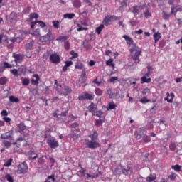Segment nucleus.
<instances>
[{"mask_svg":"<svg viewBox=\"0 0 182 182\" xmlns=\"http://www.w3.org/2000/svg\"><path fill=\"white\" fill-rule=\"evenodd\" d=\"M55 37H53V34H52V31H48L46 36H43L40 37V42H41L42 45H49L51 41H53Z\"/></svg>","mask_w":182,"mask_h":182,"instance_id":"1","label":"nucleus"},{"mask_svg":"<svg viewBox=\"0 0 182 182\" xmlns=\"http://www.w3.org/2000/svg\"><path fill=\"white\" fill-rule=\"evenodd\" d=\"M84 96L85 97L86 100H93L94 97L92 95H90L87 92H85Z\"/></svg>","mask_w":182,"mask_h":182,"instance_id":"30","label":"nucleus"},{"mask_svg":"<svg viewBox=\"0 0 182 182\" xmlns=\"http://www.w3.org/2000/svg\"><path fill=\"white\" fill-rule=\"evenodd\" d=\"M88 110L91 113H93L94 110H97V105L93 102H91V104L88 106Z\"/></svg>","mask_w":182,"mask_h":182,"instance_id":"15","label":"nucleus"},{"mask_svg":"<svg viewBox=\"0 0 182 182\" xmlns=\"http://www.w3.org/2000/svg\"><path fill=\"white\" fill-rule=\"evenodd\" d=\"M125 93H126V90L124 89L121 90V94H119V97H120V99H123L124 97Z\"/></svg>","mask_w":182,"mask_h":182,"instance_id":"55","label":"nucleus"},{"mask_svg":"<svg viewBox=\"0 0 182 182\" xmlns=\"http://www.w3.org/2000/svg\"><path fill=\"white\" fill-rule=\"evenodd\" d=\"M47 143L50 149H58V147H59V142H58L56 139L53 136H50L47 140Z\"/></svg>","mask_w":182,"mask_h":182,"instance_id":"3","label":"nucleus"},{"mask_svg":"<svg viewBox=\"0 0 182 182\" xmlns=\"http://www.w3.org/2000/svg\"><path fill=\"white\" fill-rule=\"evenodd\" d=\"M113 109H116V104L113 102H109V107L107 108V110H113Z\"/></svg>","mask_w":182,"mask_h":182,"instance_id":"41","label":"nucleus"},{"mask_svg":"<svg viewBox=\"0 0 182 182\" xmlns=\"http://www.w3.org/2000/svg\"><path fill=\"white\" fill-rule=\"evenodd\" d=\"M90 137L91 138L92 141H95V140L97 139V132L95 131L93 134L90 135Z\"/></svg>","mask_w":182,"mask_h":182,"instance_id":"28","label":"nucleus"},{"mask_svg":"<svg viewBox=\"0 0 182 182\" xmlns=\"http://www.w3.org/2000/svg\"><path fill=\"white\" fill-rule=\"evenodd\" d=\"M120 167L122 171V174H124V176H127L129 173H133V168H132V166H127L126 168H124V166L120 165Z\"/></svg>","mask_w":182,"mask_h":182,"instance_id":"8","label":"nucleus"},{"mask_svg":"<svg viewBox=\"0 0 182 182\" xmlns=\"http://www.w3.org/2000/svg\"><path fill=\"white\" fill-rule=\"evenodd\" d=\"M45 159H46V156H42V157H41V158L38 159V164H41V165L45 164Z\"/></svg>","mask_w":182,"mask_h":182,"instance_id":"36","label":"nucleus"},{"mask_svg":"<svg viewBox=\"0 0 182 182\" xmlns=\"http://www.w3.org/2000/svg\"><path fill=\"white\" fill-rule=\"evenodd\" d=\"M132 8H133L132 14H136V15H139V8H141V6H134Z\"/></svg>","mask_w":182,"mask_h":182,"instance_id":"26","label":"nucleus"},{"mask_svg":"<svg viewBox=\"0 0 182 182\" xmlns=\"http://www.w3.org/2000/svg\"><path fill=\"white\" fill-rule=\"evenodd\" d=\"M153 123H156L154 122V119L148 123V124L146 125V129H148V130H151V129H153Z\"/></svg>","mask_w":182,"mask_h":182,"instance_id":"39","label":"nucleus"},{"mask_svg":"<svg viewBox=\"0 0 182 182\" xmlns=\"http://www.w3.org/2000/svg\"><path fill=\"white\" fill-rule=\"evenodd\" d=\"M154 180H156V177L153 176V175H150L146 178V181L148 182L154 181Z\"/></svg>","mask_w":182,"mask_h":182,"instance_id":"51","label":"nucleus"},{"mask_svg":"<svg viewBox=\"0 0 182 182\" xmlns=\"http://www.w3.org/2000/svg\"><path fill=\"white\" fill-rule=\"evenodd\" d=\"M50 60L52 63L58 65V63H60V57H59L58 54H51L50 56Z\"/></svg>","mask_w":182,"mask_h":182,"instance_id":"7","label":"nucleus"},{"mask_svg":"<svg viewBox=\"0 0 182 182\" xmlns=\"http://www.w3.org/2000/svg\"><path fill=\"white\" fill-rule=\"evenodd\" d=\"M171 168L173 170H175V171H181V166H180V165L176 164L175 166H172Z\"/></svg>","mask_w":182,"mask_h":182,"instance_id":"38","label":"nucleus"},{"mask_svg":"<svg viewBox=\"0 0 182 182\" xmlns=\"http://www.w3.org/2000/svg\"><path fill=\"white\" fill-rule=\"evenodd\" d=\"M14 134V131L11 130L6 133L2 134L0 136V139H2V140H14V136H12Z\"/></svg>","mask_w":182,"mask_h":182,"instance_id":"5","label":"nucleus"},{"mask_svg":"<svg viewBox=\"0 0 182 182\" xmlns=\"http://www.w3.org/2000/svg\"><path fill=\"white\" fill-rule=\"evenodd\" d=\"M106 119L105 117H102L101 119H95V125L97 126V127H100L105 123Z\"/></svg>","mask_w":182,"mask_h":182,"instance_id":"10","label":"nucleus"},{"mask_svg":"<svg viewBox=\"0 0 182 182\" xmlns=\"http://www.w3.org/2000/svg\"><path fill=\"white\" fill-rule=\"evenodd\" d=\"M21 79H23V81H22L23 86H29V83H30L29 79L28 78L23 79V77H21Z\"/></svg>","mask_w":182,"mask_h":182,"instance_id":"31","label":"nucleus"},{"mask_svg":"<svg viewBox=\"0 0 182 182\" xmlns=\"http://www.w3.org/2000/svg\"><path fill=\"white\" fill-rule=\"evenodd\" d=\"M103 28H105V25L100 24L99 27L96 28V32L98 35H100L102 33V31H103Z\"/></svg>","mask_w":182,"mask_h":182,"instance_id":"27","label":"nucleus"},{"mask_svg":"<svg viewBox=\"0 0 182 182\" xmlns=\"http://www.w3.org/2000/svg\"><path fill=\"white\" fill-rule=\"evenodd\" d=\"M177 12H178V7L172 6L171 14V15H176V14H177Z\"/></svg>","mask_w":182,"mask_h":182,"instance_id":"37","label":"nucleus"},{"mask_svg":"<svg viewBox=\"0 0 182 182\" xmlns=\"http://www.w3.org/2000/svg\"><path fill=\"white\" fill-rule=\"evenodd\" d=\"M11 73H12V75H14V76H19V75H21L18 70L16 69L11 70Z\"/></svg>","mask_w":182,"mask_h":182,"instance_id":"45","label":"nucleus"},{"mask_svg":"<svg viewBox=\"0 0 182 182\" xmlns=\"http://www.w3.org/2000/svg\"><path fill=\"white\" fill-rule=\"evenodd\" d=\"M144 14L145 18H149V16H151V13L149 11V10H146V11Z\"/></svg>","mask_w":182,"mask_h":182,"instance_id":"63","label":"nucleus"},{"mask_svg":"<svg viewBox=\"0 0 182 182\" xmlns=\"http://www.w3.org/2000/svg\"><path fill=\"white\" fill-rule=\"evenodd\" d=\"M70 55H72L73 56L70 58V59H75V58H78L79 54L77 53H75L73 50H71L70 52Z\"/></svg>","mask_w":182,"mask_h":182,"instance_id":"44","label":"nucleus"},{"mask_svg":"<svg viewBox=\"0 0 182 182\" xmlns=\"http://www.w3.org/2000/svg\"><path fill=\"white\" fill-rule=\"evenodd\" d=\"M141 103H149V102H150V100L147 99V97H143L141 100H140Z\"/></svg>","mask_w":182,"mask_h":182,"instance_id":"53","label":"nucleus"},{"mask_svg":"<svg viewBox=\"0 0 182 182\" xmlns=\"http://www.w3.org/2000/svg\"><path fill=\"white\" fill-rule=\"evenodd\" d=\"M18 73L25 75V73H26V66L25 65L20 66V68H18Z\"/></svg>","mask_w":182,"mask_h":182,"instance_id":"22","label":"nucleus"},{"mask_svg":"<svg viewBox=\"0 0 182 182\" xmlns=\"http://www.w3.org/2000/svg\"><path fill=\"white\" fill-rule=\"evenodd\" d=\"M64 46H65V49H66L68 50L69 49V48L70 47L69 41H65L64 43Z\"/></svg>","mask_w":182,"mask_h":182,"instance_id":"61","label":"nucleus"},{"mask_svg":"<svg viewBox=\"0 0 182 182\" xmlns=\"http://www.w3.org/2000/svg\"><path fill=\"white\" fill-rule=\"evenodd\" d=\"M5 178H6L7 181L9 182H14V178H12V176H11V174L6 175Z\"/></svg>","mask_w":182,"mask_h":182,"instance_id":"46","label":"nucleus"},{"mask_svg":"<svg viewBox=\"0 0 182 182\" xmlns=\"http://www.w3.org/2000/svg\"><path fill=\"white\" fill-rule=\"evenodd\" d=\"M70 129H76V127H79V123L77 122H74L71 124H70Z\"/></svg>","mask_w":182,"mask_h":182,"instance_id":"54","label":"nucleus"},{"mask_svg":"<svg viewBox=\"0 0 182 182\" xmlns=\"http://www.w3.org/2000/svg\"><path fill=\"white\" fill-rule=\"evenodd\" d=\"M33 41H31L26 44V50H32V48H33Z\"/></svg>","mask_w":182,"mask_h":182,"instance_id":"25","label":"nucleus"},{"mask_svg":"<svg viewBox=\"0 0 182 182\" xmlns=\"http://www.w3.org/2000/svg\"><path fill=\"white\" fill-rule=\"evenodd\" d=\"M30 21H33V19H38L39 18V14L37 13H31L29 15Z\"/></svg>","mask_w":182,"mask_h":182,"instance_id":"24","label":"nucleus"},{"mask_svg":"<svg viewBox=\"0 0 182 182\" xmlns=\"http://www.w3.org/2000/svg\"><path fill=\"white\" fill-rule=\"evenodd\" d=\"M37 23H38V25L40 26H41L42 28H45V26H46V23H45V22H43L42 21H37Z\"/></svg>","mask_w":182,"mask_h":182,"instance_id":"58","label":"nucleus"},{"mask_svg":"<svg viewBox=\"0 0 182 182\" xmlns=\"http://www.w3.org/2000/svg\"><path fill=\"white\" fill-rule=\"evenodd\" d=\"M146 93H150V89H149V88H145V89L142 91V95H146Z\"/></svg>","mask_w":182,"mask_h":182,"instance_id":"64","label":"nucleus"},{"mask_svg":"<svg viewBox=\"0 0 182 182\" xmlns=\"http://www.w3.org/2000/svg\"><path fill=\"white\" fill-rule=\"evenodd\" d=\"M56 41H60L61 42H65L66 41H68V36H60L58 38H56Z\"/></svg>","mask_w":182,"mask_h":182,"instance_id":"34","label":"nucleus"},{"mask_svg":"<svg viewBox=\"0 0 182 182\" xmlns=\"http://www.w3.org/2000/svg\"><path fill=\"white\" fill-rule=\"evenodd\" d=\"M28 156H30L28 157V160H35L36 159H38V154L35 153V151H30L28 153Z\"/></svg>","mask_w":182,"mask_h":182,"instance_id":"13","label":"nucleus"},{"mask_svg":"<svg viewBox=\"0 0 182 182\" xmlns=\"http://www.w3.org/2000/svg\"><path fill=\"white\" fill-rule=\"evenodd\" d=\"M86 143V146L89 148V149H97V147H100V144H99V142L97 141H89Z\"/></svg>","mask_w":182,"mask_h":182,"instance_id":"9","label":"nucleus"},{"mask_svg":"<svg viewBox=\"0 0 182 182\" xmlns=\"http://www.w3.org/2000/svg\"><path fill=\"white\" fill-rule=\"evenodd\" d=\"M143 139V141L145 142V143H150L151 141V139H150V136H147V135H144V136L142 138Z\"/></svg>","mask_w":182,"mask_h":182,"instance_id":"43","label":"nucleus"},{"mask_svg":"<svg viewBox=\"0 0 182 182\" xmlns=\"http://www.w3.org/2000/svg\"><path fill=\"white\" fill-rule=\"evenodd\" d=\"M151 82V78H147L146 76H143L141 77V83H150Z\"/></svg>","mask_w":182,"mask_h":182,"instance_id":"21","label":"nucleus"},{"mask_svg":"<svg viewBox=\"0 0 182 182\" xmlns=\"http://www.w3.org/2000/svg\"><path fill=\"white\" fill-rule=\"evenodd\" d=\"M107 95H109L110 99H112V97H113V96H114V93H113V92H112V88L107 89Z\"/></svg>","mask_w":182,"mask_h":182,"instance_id":"40","label":"nucleus"},{"mask_svg":"<svg viewBox=\"0 0 182 182\" xmlns=\"http://www.w3.org/2000/svg\"><path fill=\"white\" fill-rule=\"evenodd\" d=\"M169 149L172 151H174L176 150V144H171L169 146Z\"/></svg>","mask_w":182,"mask_h":182,"instance_id":"62","label":"nucleus"},{"mask_svg":"<svg viewBox=\"0 0 182 182\" xmlns=\"http://www.w3.org/2000/svg\"><path fill=\"white\" fill-rule=\"evenodd\" d=\"M176 177H177V174H176V173H171V174L168 176V178H170V180H171L172 181H174V180H176Z\"/></svg>","mask_w":182,"mask_h":182,"instance_id":"56","label":"nucleus"},{"mask_svg":"<svg viewBox=\"0 0 182 182\" xmlns=\"http://www.w3.org/2000/svg\"><path fill=\"white\" fill-rule=\"evenodd\" d=\"M75 69H83V63H80L79 64L75 65Z\"/></svg>","mask_w":182,"mask_h":182,"instance_id":"59","label":"nucleus"},{"mask_svg":"<svg viewBox=\"0 0 182 182\" xmlns=\"http://www.w3.org/2000/svg\"><path fill=\"white\" fill-rule=\"evenodd\" d=\"M109 22H112V18L111 17H105L102 21L103 23L107 24V23H109Z\"/></svg>","mask_w":182,"mask_h":182,"instance_id":"49","label":"nucleus"},{"mask_svg":"<svg viewBox=\"0 0 182 182\" xmlns=\"http://www.w3.org/2000/svg\"><path fill=\"white\" fill-rule=\"evenodd\" d=\"M78 81L81 85H83V83H86V72H85V70H82Z\"/></svg>","mask_w":182,"mask_h":182,"instance_id":"12","label":"nucleus"},{"mask_svg":"<svg viewBox=\"0 0 182 182\" xmlns=\"http://www.w3.org/2000/svg\"><path fill=\"white\" fill-rule=\"evenodd\" d=\"M145 132L146 129H144V128H139L134 132V136L137 140H140V139L146 135Z\"/></svg>","mask_w":182,"mask_h":182,"instance_id":"6","label":"nucleus"},{"mask_svg":"<svg viewBox=\"0 0 182 182\" xmlns=\"http://www.w3.org/2000/svg\"><path fill=\"white\" fill-rule=\"evenodd\" d=\"M46 159H48V160H50V161L52 162L53 164V166L55 164V159L50 157L49 155H46Z\"/></svg>","mask_w":182,"mask_h":182,"instance_id":"57","label":"nucleus"},{"mask_svg":"<svg viewBox=\"0 0 182 182\" xmlns=\"http://www.w3.org/2000/svg\"><path fill=\"white\" fill-rule=\"evenodd\" d=\"M170 16H171V13L168 14L167 11H162V18L165 21H168V19H170Z\"/></svg>","mask_w":182,"mask_h":182,"instance_id":"16","label":"nucleus"},{"mask_svg":"<svg viewBox=\"0 0 182 182\" xmlns=\"http://www.w3.org/2000/svg\"><path fill=\"white\" fill-rule=\"evenodd\" d=\"M11 164H12V158L6 161L4 166V167H9Z\"/></svg>","mask_w":182,"mask_h":182,"instance_id":"52","label":"nucleus"},{"mask_svg":"<svg viewBox=\"0 0 182 182\" xmlns=\"http://www.w3.org/2000/svg\"><path fill=\"white\" fill-rule=\"evenodd\" d=\"M62 89L63 90H60L59 87H56V90H58L60 95H63V96H68V95H70L72 93V88H70L68 85H63Z\"/></svg>","mask_w":182,"mask_h":182,"instance_id":"2","label":"nucleus"},{"mask_svg":"<svg viewBox=\"0 0 182 182\" xmlns=\"http://www.w3.org/2000/svg\"><path fill=\"white\" fill-rule=\"evenodd\" d=\"M8 83V78L6 77H2L0 78V85L4 86Z\"/></svg>","mask_w":182,"mask_h":182,"instance_id":"23","label":"nucleus"},{"mask_svg":"<svg viewBox=\"0 0 182 182\" xmlns=\"http://www.w3.org/2000/svg\"><path fill=\"white\" fill-rule=\"evenodd\" d=\"M141 51L137 50L135 54L132 56V59L134 60L135 63H139L140 62V59L139 56H140Z\"/></svg>","mask_w":182,"mask_h":182,"instance_id":"11","label":"nucleus"},{"mask_svg":"<svg viewBox=\"0 0 182 182\" xmlns=\"http://www.w3.org/2000/svg\"><path fill=\"white\" fill-rule=\"evenodd\" d=\"M96 113V114H95ZM93 116H97V117H102V114H103V112L101 110L97 111L96 112H92Z\"/></svg>","mask_w":182,"mask_h":182,"instance_id":"47","label":"nucleus"},{"mask_svg":"<svg viewBox=\"0 0 182 182\" xmlns=\"http://www.w3.org/2000/svg\"><path fill=\"white\" fill-rule=\"evenodd\" d=\"M14 58L16 63H21L23 60V57L21 54H16L14 55Z\"/></svg>","mask_w":182,"mask_h":182,"instance_id":"14","label":"nucleus"},{"mask_svg":"<svg viewBox=\"0 0 182 182\" xmlns=\"http://www.w3.org/2000/svg\"><path fill=\"white\" fill-rule=\"evenodd\" d=\"M53 26L55 29H59V22L58 21H53Z\"/></svg>","mask_w":182,"mask_h":182,"instance_id":"50","label":"nucleus"},{"mask_svg":"<svg viewBox=\"0 0 182 182\" xmlns=\"http://www.w3.org/2000/svg\"><path fill=\"white\" fill-rule=\"evenodd\" d=\"M64 18H68V19H73V18H75V14H64Z\"/></svg>","mask_w":182,"mask_h":182,"instance_id":"35","label":"nucleus"},{"mask_svg":"<svg viewBox=\"0 0 182 182\" xmlns=\"http://www.w3.org/2000/svg\"><path fill=\"white\" fill-rule=\"evenodd\" d=\"M11 68H12V65L8 63V62L3 63V69H11Z\"/></svg>","mask_w":182,"mask_h":182,"instance_id":"32","label":"nucleus"},{"mask_svg":"<svg viewBox=\"0 0 182 182\" xmlns=\"http://www.w3.org/2000/svg\"><path fill=\"white\" fill-rule=\"evenodd\" d=\"M65 65L69 68L70 66H72V65H73V62L72 60H67L65 62Z\"/></svg>","mask_w":182,"mask_h":182,"instance_id":"60","label":"nucleus"},{"mask_svg":"<svg viewBox=\"0 0 182 182\" xmlns=\"http://www.w3.org/2000/svg\"><path fill=\"white\" fill-rule=\"evenodd\" d=\"M95 92L97 96H102L103 95V91L100 88H96Z\"/></svg>","mask_w":182,"mask_h":182,"instance_id":"42","label":"nucleus"},{"mask_svg":"<svg viewBox=\"0 0 182 182\" xmlns=\"http://www.w3.org/2000/svg\"><path fill=\"white\" fill-rule=\"evenodd\" d=\"M107 66H111L112 68L114 67V64L113 63V59L109 58L107 61H106Z\"/></svg>","mask_w":182,"mask_h":182,"instance_id":"33","label":"nucleus"},{"mask_svg":"<svg viewBox=\"0 0 182 182\" xmlns=\"http://www.w3.org/2000/svg\"><path fill=\"white\" fill-rule=\"evenodd\" d=\"M9 101L11 103H19V98L15 97V96L11 95L9 97Z\"/></svg>","mask_w":182,"mask_h":182,"instance_id":"19","label":"nucleus"},{"mask_svg":"<svg viewBox=\"0 0 182 182\" xmlns=\"http://www.w3.org/2000/svg\"><path fill=\"white\" fill-rule=\"evenodd\" d=\"M161 38V33H154V40L155 41V43H157V42L160 41Z\"/></svg>","mask_w":182,"mask_h":182,"instance_id":"18","label":"nucleus"},{"mask_svg":"<svg viewBox=\"0 0 182 182\" xmlns=\"http://www.w3.org/2000/svg\"><path fill=\"white\" fill-rule=\"evenodd\" d=\"M159 109V105L156 104L151 109V114H154L156 112L153 110H157Z\"/></svg>","mask_w":182,"mask_h":182,"instance_id":"48","label":"nucleus"},{"mask_svg":"<svg viewBox=\"0 0 182 182\" xmlns=\"http://www.w3.org/2000/svg\"><path fill=\"white\" fill-rule=\"evenodd\" d=\"M3 144L4 146V147H6V149H9V147H11V146H12V142H9L6 140L3 141Z\"/></svg>","mask_w":182,"mask_h":182,"instance_id":"29","label":"nucleus"},{"mask_svg":"<svg viewBox=\"0 0 182 182\" xmlns=\"http://www.w3.org/2000/svg\"><path fill=\"white\" fill-rule=\"evenodd\" d=\"M17 127H18V129L20 130L19 133H21V132H23V130H26V126L23 122H21L20 124H18L17 125Z\"/></svg>","mask_w":182,"mask_h":182,"instance_id":"20","label":"nucleus"},{"mask_svg":"<svg viewBox=\"0 0 182 182\" xmlns=\"http://www.w3.org/2000/svg\"><path fill=\"white\" fill-rule=\"evenodd\" d=\"M73 6L74 8H80L82 6V2H80V0H73L72 1Z\"/></svg>","mask_w":182,"mask_h":182,"instance_id":"17","label":"nucleus"},{"mask_svg":"<svg viewBox=\"0 0 182 182\" xmlns=\"http://www.w3.org/2000/svg\"><path fill=\"white\" fill-rule=\"evenodd\" d=\"M18 171H19V174L28 173V164L26 162H22L18 166Z\"/></svg>","mask_w":182,"mask_h":182,"instance_id":"4","label":"nucleus"}]
</instances>
